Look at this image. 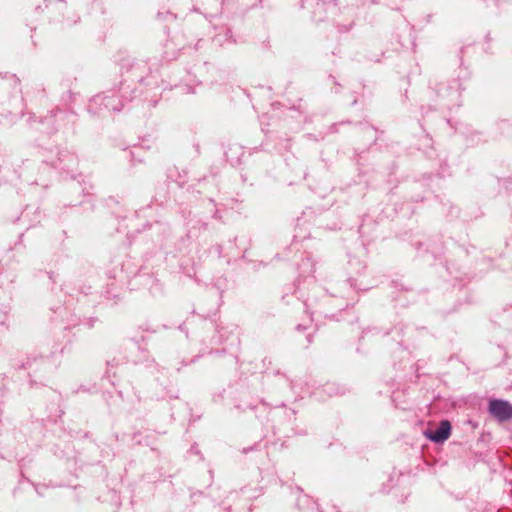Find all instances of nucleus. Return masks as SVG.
Returning <instances> with one entry per match:
<instances>
[{
	"label": "nucleus",
	"mask_w": 512,
	"mask_h": 512,
	"mask_svg": "<svg viewBox=\"0 0 512 512\" xmlns=\"http://www.w3.org/2000/svg\"><path fill=\"white\" fill-rule=\"evenodd\" d=\"M489 412L498 420L505 421L512 418V405L503 400H492L489 403Z\"/></svg>",
	"instance_id": "1"
},
{
	"label": "nucleus",
	"mask_w": 512,
	"mask_h": 512,
	"mask_svg": "<svg viewBox=\"0 0 512 512\" xmlns=\"http://www.w3.org/2000/svg\"><path fill=\"white\" fill-rule=\"evenodd\" d=\"M451 433V425L447 420L441 421L440 425L434 430L426 433L428 439L435 443H442L447 440Z\"/></svg>",
	"instance_id": "2"
}]
</instances>
